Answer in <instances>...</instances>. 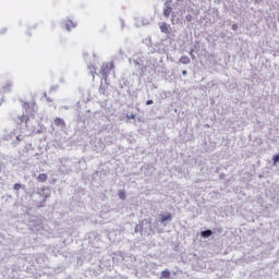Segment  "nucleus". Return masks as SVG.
<instances>
[{
  "label": "nucleus",
  "instance_id": "1",
  "mask_svg": "<svg viewBox=\"0 0 279 279\" xmlns=\"http://www.w3.org/2000/svg\"><path fill=\"white\" fill-rule=\"evenodd\" d=\"M73 27H77V22L66 20L65 21V29H68V32H71V29H73Z\"/></svg>",
  "mask_w": 279,
  "mask_h": 279
},
{
  "label": "nucleus",
  "instance_id": "2",
  "mask_svg": "<svg viewBox=\"0 0 279 279\" xmlns=\"http://www.w3.org/2000/svg\"><path fill=\"white\" fill-rule=\"evenodd\" d=\"M171 12H173V9L166 3L163 8V16H166V19H169V16H171Z\"/></svg>",
  "mask_w": 279,
  "mask_h": 279
},
{
  "label": "nucleus",
  "instance_id": "3",
  "mask_svg": "<svg viewBox=\"0 0 279 279\" xmlns=\"http://www.w3.org/2000/svg\"><path fill=\"white\" fill-rule=\"evenodd\" d=\"M12 90V82L8 81L2 85L3 93H10Z\"/></svg>",
  "mask_w": 279,
  "mask_h": 279
},
{
  "label": "nucleus",
  "instance_id": "4",
  "mask_svg": "<svg viewBox=\"0 0 279 279\" xmlns=\"http://www.w3.org/2000/svg\"><path fill=\"white\" fill-rule=\"evenodd\" d=\"M160 31L162 32V34H169V25H167V23H162L160 25Z\"/></svg>",
  "mask_w": 279,
  "mask_h": 279
},
{
  "label": "nucleus",
  "instance_id": "5",
  "mask_svg": "<svg viewBox=\"0 0 279 279\" xmlns=\"http://www.w3.org/2000/svg\"><path fill=\"white\" fill-rule=\"evenodd\" d=\"M179 62H181V64H190L191 63V59L186 56H183L179 59Z\"/></svg>",
  "mask_w": 279,
  "mask_h": 279
},
{
  "label": "nucleus",
  "instance_id": "6",
  "mask_svg": "<svg viewBox=\"0 0 279 279\" xmlns=\"http://www.w3.org/2000/svg\"><path fill=\"white\" fill-rule=\"evenodd\" d=\"M172 216L171 214H167V215H161V223H165L166 221H171Z\"/></svg>",
  "mask_w": 279,
  "mask_h": 279
},
{
  "label": "nucleus",
  "instance_id": "7",
  "mask_svg": "<svg viewBox=\"0 0 279 279\" xmlns=\"http://www.w3.org/2000/svg\"><path fill=\"white\" fill-rule=\"evenodd\" d=\"M201 236H203V239H208V236H213V231L210 230L202 231Z\"/></svg>",
  "mask_w": 279,
  "mask_h": 279
},
{
  "label": "nucleus",
  "instance_id": "8",
  "mask_svg": "<svg viewBox=\"0 0 279 279\" xmlns=\"http://www.w3.org/2000/svg\"><path fill=\"white\" fill-rule=\"evenodd\" d=\"M54 125H57V126L62 125V128H64V125H66V123H64V121L61 118H56Z\"/></svg>",
  "mask_w": 279,
  "mask_h": 279
},
{
  "label": "nucleus",
  "instance_id": "9",
  "mask_svg": "<svg viewBox=\"0 0 279 279\" xmlns=\"http://www.w3.org/2000/svg\"><path fill=\"white\" fill-rule=\"evenodd\" d=\"M47 174L46 173H40L38 177H37V180L38 182H47Z\"/></svg>",
  "mask_w": 279,
  "mask_h": 279
},
{
  "label": "nucleus",
  "instance_id": "10",
  "mask_svg": "<svg viewBox=\"0 0 279 279\" xmlns=\"http://www.w3.org/2000/svg\"><path fill=\"white\" fill-rule=\"evenodd\" d=\"M162 278H171V272L169 270L161 271V279Z\"/></svg>",
  "mask_w": 279,
  "mask_h": 279
},
{
  "label": "nucleus",
  "instance_id": "11",
  "mask_svg": "<svg viewBox=\"0 0 279 279\" xmlns=\"http://www.w3.org/2000/svg\"><path fill=\"white\" fill-rule=\"evenodd\" d=\"M13 189L14 191H21V189H23V185H21L20 183H15Z\"/></svg>",
  "mask_w": 279,
  "mask_h": 279
},
{
  "label": "nucleus",
  "instance_id": "12",
  "mask_svg": "<svg viewBox=\"0 0 279 279\" xmlns=\"http://www.w3.org/2000/svg\"><path fill=\"white\" fill-rule=\"evenodd\" d=\"M272 160H274V165L278 163L279 162V154L275 155Z\"/></svg>",
  "mask_w": 279,
  "mask_h": 279
},
{
  "label": "nucleus",
  "instance_id": "13",
  "mask_svg": "<svg viewBox=\"0 0 279 279\" xmlns=\"http://www.w3.org/2000/svg\"><path fill=\"white\" fill-rule=\"evenodd\" d=\"M119 197H120V199H125V192L120 191L119 192Z\"/></svg>",
  "mask_w": 279,
  "mask_h": 279
},
{
  "label": "nucleus",
  "instance_id": "14",
  "mask_svg": "<svg viewBox=\"0 0 279 279\" xmlns=\"http://www.w3.org/2000/svg\"><path fill=\"white\" fill-rule=\"evenodd\" d=\"M126 119H136V114L131 113V114H126Z\"/></svg>",
  "mask_w": 279,
  "mask_h": 279
},
{
  "label": "nucleus",
  "instance_id": "15",
  "mask_svg": "<svg viewBox=\"0 0 279 279\" xmlns=\"http://www.w3.org/2000/svg\"><path fill=\"white\" fill-rule=\"evenodd\" d=\"M194 53H195V50L192 49V50L190 51V56H191V58H192L193 60H195V54H194Z\"/></svg>",
  "mask_w": 279,
  "mask_h": 279
},
{
  "label": "nucleus",
  "instance_id": "16",
  "mask_svg": "<svg viewBox=\"0 0 279 279\" xmlns=\"http://www.w3.org/2000/svg\"><path fill=\"white\" fill-rule=\"evenodd\" d=\"M231 29H233V32H236V29H239V26H238L236 24H233V25L231 26Z\"/></svg>",
  "mask_w": 279,
  "mask_h": 279
},
{
  "label": "nucleus",
  "instance_id": "17",
  "mask_svg": "<svg viewBox=\"0 0 279 279\" xmlns=\"http://www.w3.org/2000/svg\"><path fill=\"white\" fill-rule=\"evenodd\" d=\"M186 21H192L193 20V15L189 14L185 16Z\"/></svg>",
  "mask_w": 279,
  "mask_h": 279
},
{
  "label": "nucleus",
  "instance_id": "18",
  "mask_svg": "<svg viewBox=\"0 0 279 279\" xmlns=\"http://www.w3.org/2000/svg\"><path fill=\"white\" fill-rule=\"evenodd\" d=\"M151 104H154V100H147L146 101V106H151Z\"/></svg>",
  "mask_w": 279,
  "mask_h": 279
},
{
  "label": "nucleus",
  "instance_id": "19",
  "mask_svg": "<svg viewBox=\"0 0 279 279\" xmlns=\"http://www.w3.org/2000/svg\"><path fill=\"white\" fill-rule=\"evenodd\" d=\"M108 66H109V69H112L113 65H112V63H109L106 65V68L108 69Z\"/></svg>",
  "mask_w": 279,
  "mask_h": 279
},
{
  "label": "nucleus",
  "instance_id": "20",
  "mask_svg": "<svg viewBox=\"0 0 279 279\" xmlns=\"http://www.w3.org/2000/svg\"><path fill=\"white\" fill-rule=\"evenodd\" d=\"M186 73H187L186 70L182 71V75H186Z\"/></svg>",
  "mask_w": 279,
  "mask_h": 279
}]
</instances>
